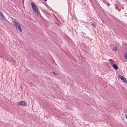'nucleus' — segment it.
Returning <instances> with one entry per match:
<instances>
[{"label": "nucleus", "mask_w": 127, "mask_h": 127, "mask_svg": "<svg viewBox=\"0 0 127 127\" xmlns=\"http://www.w3.org/2000/svg\"><path fill=\"white\" fill-rule=\"evenodd\" d=\"M0 17H1L2 19H4L5 18L4 16L3 15L2 12L0 11Z\"/></svg>", "instance_id": "423d86ee"}, {"label": "nucleus", "mask_w": 127, "mask_h": 127, "mask_svg": "<svg viewBox=\"0 0 127 127\" xmlns=\"http://www.w3.org/2000/svg\"><path fill=\"white\" fill-rule=\"evenodd\" d=\"M92 25L94 27H96V26H95V24L94 23H93L92 24Z\"/></svg>", "instance_id": "9b49d317"}, {"label": "nucleus", "mask_w": 127, "mask_h": 127, "mask_svg": "<svg viewBox=\"0 0 127 127\" xmlns=\"http://www.w3.org/2000/svg\"><path fill=\"white\" fill-rule=\"evenodd\" d=\"M13 23L15 27L19 30L21 32H22V30L21 28V24L17 21H15L13 22Z\"/></svg>", "instance_id": "f257e3e1"}, {"label": "nucleus", "mask_w": 127, "mask_h": 127, "mask_svg": "<svg viewBox=\"0 0 127 127\" xmlns=\"http://www.w3.org/2000/svg\"><path fill=\"white\" fill-rule=\"evenodd\" d=\"M119 78L120 79L122 80L124 82H125L127 84V82L126 81V79L124 77L120 75L119 76Z\"/></svg>", "instance_id": "20e7f679"}, {"label": "nucleus", "mask_w": 127, "mask_h": 127, "mask_svg": "<svg viewBox=\"0 0 127 127\" xmlns=\"http://www.w3.org/2000/svg\"><path fill=\"white\" fill-rule=\"evenodd\" d=\"M125 117L127 119V114H126L125 115Z\"/></svg>", "instance_id": "f8f14e48"}, {"label": "nucleus", "mask_w": 127, "mask_h": 127, "mask_svg": "<svg viewBox=\"0 0 127 127\" xmlns=\"http://www.w3.org/2000/svg\"><path fill=\"white\" fill-rule=\"evenodd\" d=\"M109 61L111 64L112 65L113 64L116 63L115 62L113 61L112 59H110L109 60Z\"/></svg>", "instance_id": "39448f33"}, {"label": "nucleus", "mask_w": 127, "mask_h": 127, "mask_svg": "<svg viewBox=\"0 0 127 127\" xmlns=\"http://www.w3.org/2000/svg\"><path fill=\"white\" fill-rule=\"evenodd\" d=\"M125 58L126 59H127V52L125 54Z\"/></svg>", "instance_id": "6e6552de"}, {"label": "nucleus", "mask_w": 127, "mask_h": 127, "mask_svg": "<svg viewBox=\"0 0 127 127\" xmlns=\"http://www.w3.org/2000/svg\"><path fill=\"white\" fill-rule=\"evenodd\" d=\"M117 50V47H116L114 49V51H116Z\"/></svg>", "instance_id": "1a4fd4ad"}, {"label": "nucleus", "mask_w": 127, "mask_h": 127, "mask_svg": "<svg viewBox=\"0 0 127 127\" xmlns=\"http://www.w3.org/2000/svg\"><path fill=\"white\" fill-rule=\"evenodd\" d=\"M55 75H58V74L54 72H52Z\"/></svg>", "instance_id": "9d476101"}, {"label": "nucleus", "mask_w": 127, "mask_h": 127, "mask_svg": "<svg viewBox=\"0 0 127 127\" xmlns=\"http://www.w3.org/2000/svg\"><path fill=\"white\" fill-rule=\"evenodd\" d=\"M112 66L113 67L115 70H117L118 68V66L116 64H113Z\"/></svg>", "instance_id": "0eeeda50"}, {"label": "nucleus", "mask_w": 127, "mask_h": 127, "mask_svg": "<svg viewBox=\"0 0 127 127\" xmlns=\"http://www.w3.org/2000/svg\"><path fill=\"white\" fill-rule=\"evenodd\" d=\"M45 1H47V0H44Z\"/></svg>", "instance_id": "ddd939ff"}, {"label": "nucleus", "mask_w": 127, "mask_h": 127, "mask_svg": "<svg viewBox=\"0 0 127 127\" xmlns=\"http://www.w3.org/2000/svg\"><path fill=\"white\" fill-rule=\"evenodd\" d=\"M31 4L32 8L33 10L34 11L33 12L36 14H37L38 10L36 6L32 2H31Z\"/></svg>", "instance_id": "f03ea898"}, {"label": "nucleus", "mask_w": 127, "mask_h": 127, "mask_svg": "<svg viewBox=\"0 0 127 127\" xmlns=\"http://www.w3.org/2000/svg\"><path fill=\"white\" fill-rule=\"evenodd\" d=\"M18 104L19 105L26 106L27 105V103L24 101H22L18 102Z\"/></svg>", "instance_id": "7ed1b4c3"}]
</instances>
